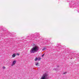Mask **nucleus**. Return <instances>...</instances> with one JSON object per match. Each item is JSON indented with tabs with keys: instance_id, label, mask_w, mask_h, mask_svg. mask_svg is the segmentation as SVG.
<instances>
[{
	"instance_id": "nucleus-6",
	"label": "nucleus",
	"mask_w": 79,
	"mask_h": 79,
	"mask_svg": "<svg viewBox=\"0 0 79 79\" xmlns=\"http://www.w3.org/2000/svg\"><path fill=\"white\" fill-rule=\"evenodd\" d=\"M40 60H41V58H40V57L38 58V61H40Z\"/></svg>"
},
{
	"instance_id": "nucleus-7",
	"label": "nucleus",
	"mask_w": 79,
	"mask_h": 79,
	"mask_svg": "<svg viewBox=\"0 0 79 79\" xmlns=\"http://www.w3.org/2000/svg\"><path fill=\"white\" fill-rule=\"evenodd\" d=\"M38 59V58H37V57L35 59V61H37V60Z\"/></svg>"
},
{
	"instance_id": "nucleus-2",
	"label": "nucleus",
	"mask_w": 79,
	"mask_h": 79,
	"mask_svg": "<svg viewBox=\"0 0 79 79\" xmlns=\"http://www.w3.org/2000/svg\"><path fill=\"white\" fill-rule=\"evenodd\" d=\"M49 78L48 73H45L43 74L42 77L40 79H48Z\"/></svg>"
},
{
	"instance_id": "nucleus-4",
	"label": "nucleus",
	"mask_w": 79,
	"mask_h": 79,
	"mask_svg": "<svg viewBox=\"0 0 79 79\" xmlns=\"http://www.w3.org/2000/svg\"><path fill=\"white\" fill-rule=\"evenodd\" d=\"M16 60H14L13 62V64H16Z\"/></svg>"
},
{
	"instance_id": "nucleus-5",
	"label": "nucleus",
	"mask_w": 79,
	"mask_h": 79,
	"mask_svg": "<svg viewBox=\"0 0 79 79\" xmlns=\"http://www.w3.org/2000/svg\"><path fill=\"white\" fill-rule=\"evenodd\" d=\"M15 56H16V54L15 53L13 54L12 55V57L14 58Z\"/></svg>"
},
{
	"instance_id": "nucleus-12",
	"label": "nucleus",
	"mask_w": 79,
	"mask_h": 79,
	"mask_svg": "<svg viewBox=\"0 0 79 79\" xmlns=\"http://www.w3.org/2000/svg\"><path fill=\"white\" fill-rule=\"evenodd\" d=\"M67 73L66 72H64L63 73V74H66Z\"/></svg>"
},
{
	"instance_id": "nucleus-10",
	"label": "nucleus",
	"mask_w": 79,
	"mask_h": 79,
	"mask_svg": "<svg viewBox=\"0 0 79 79\" xmlns=\"http://www.w3.org/2000/svg\"><path fill=\"white\" fill-rule=\"evenodd\" d=\"M17 55H18V56H19V53H17Z\"/></svg>"
},
{
	"instance_id": "nucleus-11",
	"label": "nucleus",
	"mask_w": 79,
	"mask_h": 79,
	"mask_svg": "<svg viewBox=\"0 0 79 79\" xmlns=\"http://www.w3.org/2000/svg\"><path fill=\"white\" fill-rule=\"evenodd\" d=\"M3 69H5V68H6V67H5V66H3Z\"/></svg>"
},
{
	"instance_id": "nucleus-15",
	"label": "nucleus",
	"mask_w": 79,
	"mask_h": 79,
	"mask_svg": "<svg viewBox=\"0 0 79 79\" xmlns=\"http://www.w3.org/2000/svg\"><path fill=\"white\" fill-rule=\"evenodd\" d=\"M3 30V31H4V30Z\"/></svg>"
},
{
	"instance_id": "nucleus-9",
	"label": "nucleus",
	"mask_w": 79,
	"mask_h": 79,
	"mask_svg": "<svg viewBox=\"0 0 79 79\" xmlns=\"http://www.w3.org/2000/svg\"><path fill=\"white\" fill-rule=\"evenodd\" d=\"M36 66H38V65H39V63H37L36 64Z\"/></svg>"
},
{
	"instance_id": "nucleus-3",
	"label": "nucleus",
	"mask_w": 79,
	"mask_h": 79,
	"mask_svg": "<svg viewBox=\"0 0 79 79\" xmlns=\"http://www.w3.org/2000/svg\"><path fill=\"white\" fill-rule=\"evenodd\" d=\"M46 49H47V47L45 46V47H44V48L43 49V51L45 50H46Z\"/></svg>"
},
{
	"instance_id": "nucleus-14",
	"label": "nucleus",
	"mask_w": 79,
	"mask_h": 79,
	"mask_svg": "<svg viewBox=\"0 0 79 79\" xmlns=\"http://www.w3.org/2000/svg\"><path fill=\"white\" fill-rule=\"evenodd\" d=\"M57 67H59V66H57Z\"/></svg>"
},
{
	"instance_id": "nucleus-13",
	"label": "nucleus",
	"mask_w": 79,
	"mask_h": 79,
	"mask_svg": "<svg viewBox=\"0 0 79 79\" xmlns=\"http://www.w3.org/2000/svg\"><path fill=\"white\" fill-rule=\"evenodd\" d=\"M14 65H15V64L12 63V64L11 65L12 66H14Z\"/></svg>"
},
{
	"instance_id": "nucleus-8",
	"label": "nucleus",
	"mask_w": 79,
	"mask_h": 79,
	"mask_svg": "<svg viewBox=\"0 0 79 79\" xmlns=\"http://www.w3.org/2000/svg\"><path fill=\"white\" fill-rule=\"evenodd\" d=\"M44 55H45V54H43L42 56V57H43V56H44Z\"/></svg>"
},
{
	"instance_id": "nucleus-1",
	"label": "nucleus",
	"mask_w": 79,
	"mask_h": 79,
	"mask_svg": "<svg viewBox=\"0 0 79 79\" xmlns=\"http://www.w3.org/2000/svg\"><path fill=\"white\" fill-rule=\"evenodd\" d=\"M39 50V47L37 46H35L34 47L31 48V49L30 51V52L31 53H34L37 52H38Z\"/></svg>"
}]
</instances>
